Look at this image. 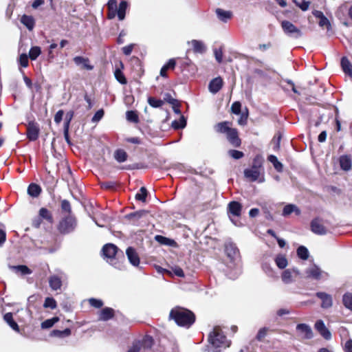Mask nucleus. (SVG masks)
<instances>
[{
  "label": "nucleus",
  "mask_w": 352,
  "mask_h": 352,
  "mask_svg": "<svg viewBox=\"0 0 352 352\" xmlns=\"http://www.w3.org/2000/svg\"><path fill=\"white\" fill-rule=\"evenodd\" d=\"M126 254L129 262L133 266H138L140 264V258L135 250L131 247H129L126 249Z\"/></svg>",
  "instance_id": "a211bd4d"
},
{
  "label": "nucleus",
  "mask_w": 352,
  "mask_h": 352,
  "mask_svg": "<svg viewBox=\"0 0 352 352\" xmlns=\"http://www.w3.org/2000/svg\"><path fill=\"white\" fill-rule=\"evenodd\" d=\"M340 165L342 170L348 171L351 170L352 166V159L350 155H342L339 159Z\"/></svg>",
  "instance_id": "aec40b11"
},
{
  "label": "nucleus",
  "mask_w": 352,
  "mask_h": 352,
  "mask_svg": "<svg viewBox=\"0 0 352 352\" xmlns=\"http://www.w3.org/2000/svg\"><path fill=\"white\" fill-rule=\"evenodd\" d=\"M297 255L300 258L307 260L309 257V251L305 246H300L297 249Z\"/></svg>",
  "instance_id": "79ce46f5"
},
{
  "label": "nucleus",
  "mask_w": 352,
  "mask_h": 352,
  "mask_svg": "<svg viewBox=\"0 0 352 352\" xmlns=\"http://www.w3.org/2000/svg\"><path fill=\"white\" fill-rule=\"evenodd\" d=\"M10 269L14 271L17 274H20L21 275H27L32 274V270H30L26 265H16V266H10Z\"/></svg>",
  "instance_id": "473e14b6"
},
{
  "label": "nucleus",
  "mask_w": 352,
  "mask_h": 352,
  "mask_svg": "<svg viewBox=\"0 0 352 352\" xmlns=\"http://www.w3.org/2000/svg\"><path fill=\"white\" fill-rule=\"evenodd\" d=\"M89 304L96 308H100L103 305V302L101 300L96 298H90L89 300Z\"/></svg>",
  "instance_id": "13d9d810"
},
{
  "label": "nucleus",
  "mask_w": 352,
  "mask_h": 352,
  "mask_svg": "<svg viewBox=\"0 0 352 352\" xmlns=\"http://www.w3.org/2000/svg\"><path fill=\"white\" fill-rule=\"evenodd\" d=\"M208 340L214 348L225 349L228 347L230 344V341L226 338L222 330L219 327H215L213 329V331L209 335Z\"/></svg>",
  "instance_id": "f03ea898"
},
{
  "label": "nucleus",
  "mask_w": 352,
  "mask_h": 352,
  "mask_svg": "<svg viewBox=\"0 0 352 352\" xmlns=\"http://www.w3.org/2000/svg\"><path fill=\"white\" fill-rule=\"evenodd\" d=\"M281 27L284 33L290 37L298 38L302 35L301 30L289 21H283Z\"/></svg>",
  "instance_id": "0eeeda50"
},
{
  "label": "nucleus",
  "mask_w": 352,
  "mask_h": 352,
  "mask_svg": "<svg viewBox=\"0 0 352 352\" xmlns=\"http://www.w3.org/2000/svg\"><path fill=\"white\" fill-rule=\"evenodd\" d=\"M39 216L43 219L46 220L47 221H48L50 223L53 222V217H52L51 212L45 208H41L40 209Z\"/></svg>",
  "instance_id": "f704fd0d"
},
{
  "label": "nucleus",
  "mask_w": 352,
  "mask_h": 352,
  "mask_svg": "<svg viewBox=\"0 0 352 352\" xmlns=\"http://www.w3.org/2000/svg\"><path fill=\"white\" fill-rule=\"evenodd\" d=\"M153 344L152 337L145 336L141 340L134 342L128 352H150Z\"/></svg>",
  "instance_id": "7ed1b4c3"
},
{
  "label": "nucleus",
  "mask_w": 352,
  "mask_h": 352,
  "mask_svg": "<svg viewBox=\"0 0 352 352\" xmlns=\"http://www.w3.org/2000/svg\"><path fill=\"white\" fill-rule=\"evenodd\" d=\"M4 320L15 331L19 332V327L17 323L13 320L12 314L9 312L4 315Z\"/></svg>",
  "instance_id": "c85d7f7f"
},
{
  "label": "nucleus",
  "mask_w": 352,
  "mask_h": 352,
  "mask_svg": "<svg viewBox=\"0 0 352 352\" xmlns=\"http://www.w3.org/2000/svg\"><path fill=\"white\" fill-rule=\"evenodd\" d=\"M263 159L261 155H256L253 160L252 167L260 170H264L263 168Z\"/></svg>",
  "instance_id": "49530a36"
},
{
  "label": "nucleus",
  "mask_w": 352,
  "mask_h": 352,
  "mask_svg": "<svg viewBox=\"0 0 352 352\" xmlns=\"http://www.w3.org/2000/svg\"><path fill=\"white\" fill-rule=\"evenodd\" d=\"M71 334V330L70 329H65L63 331L60 330H53L50 336L54 337H58V338H65L67 337Z\"/></svg>",
  "instance_id": "c9c22d12"
},
{
  "label": "nucleus",
  "mask_w": 352,
  "mask_h": 352,
  "mask_svg": "<svg viewBox=\"0 0 352 352\" xmlns=\"http://www.w3.org/2000/svg\"><path fill=\"white\" fill-rule=\"evenodd\" d=\"M275 263L280 269L285 268L288 264L286 257L282 254H279L276 257Z\"/></svg>",
  "instance_id": "e433bc0d"
},
{
  "label": "nucleus",
  "mask_w": 352,
  "mask_h": 352,
  "mask_svg": "<svg viewBox=\"0 0 352 352\" xmlns=\"http://www.w3.org/2000/svg\"><path fill=\"white\" fill-rule=\"evenodd\" d=\"M305 277L316 280L327 279L329 277L327 272L322 270L316 265H311L305 271Z\"/></svg>",
  "instance_id": "39448f33"
},
{
  "label": "nucleus",
  "mask_w": 352,
  "mask_h": 352,
  "mask_svg": "<svg viewBox=\"0 0 352 352\" xmlns=\"http://www.w3.org/2000/svg\"><path fill=\"white\" fill-rule=\"evenodd\" d=\"M41 192V187L34 183L30 184L28 188V193L33 197H38Z\"/></svg>",
  "instance_id": "2f4dec72"
},
{
  "label": "nucleus",
  "mask_w": 352,
  "mask_h": 352,
  "mask_svg": "<svg viewBox=\"0 0 352 352\" xmlns=\"http://www.w3.org/2000/svg\"><path fill=\"white\" fill-rule=\"evenodd\" d=\"M39 134V127L34 122H30L27 129V136L31 141L37 140Z\"/></svg>",
  "instance_id": "ddd939ff"
},
{
  "label": "nucleus",
  "mask_w": 352,
  "mask_h": 352,
  "mask_svg": "<svg viewBox=\"0 0 352 352\" xmlns=\"http://www.w3.org/2000/svg\"><path fill=\"white\" fill-rule=\"evenodd\" d=\"M114 157L118 162H124L127 159V154L124 150L118 149L114 153Z\"/></svg>",
  "instance_id": "4c0bfd02"
},
{
  "label": "nucleus",
  "mask_w": 352,
  "mask_h": 352,
  "mask_svg": "<svg viewBox=\"0 0 352 352\" xmlns=\"http://www.w3.org/2000/svg\"><path fill=\"white\" fill-rule=\"evenodd\" d=\"M316 296L322 300L321 307L324 309L329 308L333 305L331 295L325 292H317Z\"/></svg>",
  "instance_id": "dca6fc26"
},
{
  "label": "nucleus",
  "mask_w": 352,
  "mask_h": 352,
  "mask_svg": "<svg viewBox=\"0 0 352 352\" xmlns=\"http://www.w3.org/2000/svg\"><path fill=\"white\" fill-rule=\"evenodd\" d=\"M230 125L231 124L229 122H219L214 126V130L217 133L227 134L232 129Z\"/></svg>",
  "instance_id": "5701e85b"
},
{
  "label": "nucleus",
  "mask_w": 352,
  "mask_h": 352,
  "mask_svg": "<svg viewBox=\"0 0 352 352\" xmlns=\"http://www.w3.org/2000/svg\"><path fill=\"white\" fill-rule=\"evenodd\" d=\"M49 285L52 290L60 289L62 286V281L60 277L56 275L51 276L49 278Z\"/></svg>",
  "instance_id": "393cba45"
},
{
  "label": "nucleus",
  "mask_w": 352,
  "mask_h": 352,
  "mask_svg": "<svg viewBox=\"0 0 352 352\" xmlns=\"http://www.w3.org/2000/svg\"><path fill=\"white\" fill-rule=\"evenodd\" d=\"M293 212H294L296 215H300V210L294 204H287L283 208L282 214L284 217H287Z\"/></svg>",
  "instance_id": "b1692460"
},
{
  "label": "nucleus",
  "mask_w": 352,
  "mask_h": 352,
  "mask_svg": "<svg viewBox=\"0 0 352 352\" xmlns=\"http://www.w3.org/2000/svg\"><path fill=\"white\" fill-rule=\"evenodd\" d=\"M214 56H215L217 61L219 63H221L222 62L223 52L221 50H214Z\"/></svg>",
  "instance_id": "69168bd1"
},
{
  "label": "nucleus",
  "mask_w": 352,
  "mask_h": 352,
  "mask_svg": "<svg viewBox=\"0 0 352 352\" xmlns=\"http://www.w3.org/2000/svg\"><path fill=\"white\" fill-rule=\"evenodd\" d=\"M148 102L152 107L155 108L160 107L164 104V102L162 100L153 97H149L148 98Z\"/></svg>",
  "instance_id": "3c124183"
},
{
  "label": "nucleus",
  "mask_w": 352,
  "mask_h": 352,
  "mask_svg": "<svg viewBox=\"0 0 352 352\" xmlns=\"http://www.w3.org/2000/svg\"><path fill=\"white\" fill-rule=\"evenodd\" d=\"M19 63L23 67H26L28 65V56L27 54H22L20 56Z\"/></svg>",
  "instance_id": "052dcab7"
},
{
  "label": "nucleus",
  "mask_w": 352,
  "mask_h": 352,
  "mask_svg": "<svg viewBox=\"0 0 352 352\" xmlns=\"http://www.w3.org/2000/svg\"><path fill=\"white\" fill-rule=\"evenodd\" d=\"M43 307L45 308H50L54 309L57 307L56 300L53 298L47 297L45 298Z\"/></svg>",
  "instance_id": "09e8293b"
},
{
  "label": "nucleus",
  "mask_w": 352,
  "mask_h": 352,
  "mask_svg": "<svg viewBox=\"0 0 352 352\" xmlns=\"http://www.w3.org/2000/svg\"><path fill=\"white\" fill-rule=\"evenodd\" d=\"M64 111L63 110H59L56 112L54 116V122L57 124H59L63 117Z\"/></svg>",
  "instance_id": "e2e57ef3"
},
{
  "label": "nucleus",
  "mask_w": 352,
  "mask_h": 352,
  "mask_svg": "<svg viewBox=\"0 0 352 352\" xmlns=\"http://www.w3.org/2000/svg\"><path fill=\"white\" fill-rule=\"evenodd\" d=\"M228 212L230 213V220L232 221V223L237 226H240L241 225V222L239 221H234L232 216L233 217H240L241 210H242V206L240 203L237 201H231L228 204Z\"/></svg>",
  "instance_id": "1a4fd4ad"
},
{
  "label": "nucleus",
  "mask_w": 352,
  "mask_h": 352,
  "mask_svg": "<svg viewBox=\"0 0 352 352\" xmlns=\"http://www.w3.org/2000/svg\"><path fill=\"white\" fill-rule=\"evenodd\" d=\"M74 61L77 65L81 66L82 69L91 70L94 68V67L90 65L89 60L87 58H84L82 56H76L74 58Z\"/></svg>",
  "instance_id": "412c9836"
},
{
  "label": "nucleus",
  "mask_w": 352,
  "mask_h": 352,
  "mask_svg": "<svg viewBox=\"0 0 352 352\" xmlns=\"http://www.w3.org/2000/svg\"><path fill=\"white\" fill-rule=\"evenodd\" d=\"M103 116H104V111L102 109H100L96 112V113L93 116L91 120L93 122H98V121H100L102 119Z\"/></svg>",
  "instance_id": "bf43d9fd"
},
{
  "label": "nucleus",
  "mask_w": 352,
  "mask_h": 352,
  "mask_svg": "<svg viewBox=\"0 0 352 352\" xmlns=\"http://www.w3.org/2000/svg\"><path fill=\"white\" fill-rule=\"evenodd\" d=\"M133 47H134V45L133 44H130L129 45H126V46H124L122 47V52L126 55V56H129L131 54L132 52V50L133 49Z\"/></svg>",
  "instance_id": "0e129e2a"
},
{
  "label": "nucleus",
  "mask_w": 352,
  "mask_h": 352,
  "mask_svg": "<svg viewBox=\"0 0 352 352\" xmlns=\"http://www.w3.org/2000/svg\"><path fill=\"white\" fill-rule=\"evenodd\" d=\"M76 226V221L74 217L69 215L63 219L59 224L58 229L62 234H68L72 232Z\"/></svg>",
  "instance_id": "423d86ee"
},
{
  "label": "nucleus",
  "mask_w": 352,
  "mask_h": 352,
  "mask_svg": "<svg viewBox=\"0 0 352 352\" xmlns=\"http://www.w3.org/2000/svg\"><path fill=\"white\" fill-rule=\"evenodd\" d=\"M225 251L227 256L230 258L231 260L235 261L239 256V250L236 245L232 243L226 244Z\"/></svg>",
  "instance_id": "f8f14e48"
},
{
  "label": "nucleus",
  "mask_w": 352,
  "mask_h": 352,
  "mask_svg": "<svg viewBox=\"0 0 352 352\" xmlns=\"http://www.w3.org/2000/svg\"><path fill=\"white\" fill-rule=\"evenodd\" d=\"M216 14L219 20L223 22H227L232 16V13L230 11L224 10L221 8L216 10Z\"/></svg>",
  "instance_id": "bb28decb"
},
{
  "label": "nucleus",
  "mask_w": 352,
  "mask_h": 352,
  "mask_svg": "<svg viewBox=\"0 0 352 352\" xmlns=\"http://www.w3.org/2000/svg\"><path fill=\"white\" fill-rule=\"evenodd\" d=\"M114 316V311L113 309L109 307H105L102 309L99 314V320L102 321H107L112 318Z\"/></svg>",
  "instance_id": "4be33fe9"
},
{
  "label": "nucleus",
  "mask_w": 352,
  "mask_h": 352,
  "mask_svg": "<svg viewBox=\"0 0 352 352\" xmlns=\"http://www.w3.org/2000/svg\"><path fill=\"white\" fill-rule=\"evenodd\" d=\"M128 8V3L126 1H122L118 8L116 10V15L120 21H122L125 18L126 10Z\"/></svg>",
  "instance_id": "cd10ccee"
},
{
  "label": "nucleus",
  "mask_w": 352,
  "mask_h": 352,
  "mask_svg": "<svg viewBox=\"0 0 352 352\" xmlns=\"http://www.w3.org/2000/svg\"><path fill=\"white\" fill-rule=\"evenodd\" d=\"M118 252V248L112 243H108L104 245L102 248V253L105 258L107 259L111 265H113L116 268L119 270L122 269V265L118 262H116V255Z\"/></svg>",
  "instance_id": "20e7f679"
},
{
  "label": "nucleus",
  "mask_w": 352,
  "mask_h": 352,
  "mask_svg": "<svg viewBox=\"0 0 352 352\" xmlns=\"http://www.w3.org/2000/svg\"><path fill=\"white\" fill-rule=\"evenodd\" d=\"M341 66L344 72L352 77V64L349 62L347 58L343 57L341 59Z\"/></svg>",
  "instance_id": "7c9ffc66"
},
{
  "label": "nucleus",
  "mask_w": 352,
  "mask_h": 352,
  "mask_svg": "<svg viewBox=\"0 0 352 352\" xmlns=\"http://www.w3.org/2000/svg\"><path fill=\"white\" fill-rule=\"evenodd\" d=\"M319 25L321 27L326 26L327 28H329L330 27V23L329 20L324 16L320 19Z\"/></svg>",
  "instance_id": "338daca9"
},
{
  "label": "nucleus",
  "mask_w": 352,
  "mask_h": 352,
  "mask_svg": "<svg viewBox=\"0 0 352 352\" xmlns=\"http://www.w3.org/2000/svg\"><path fill=\"white\" fill-rule=\"evenodd\" d=\"M315 328L324 339L329 340L331 338V332L327 329L322 320H318L315 324Z\"/></svg>",
  "instance_id": "2eb2a0df"
},
{
  "label": "nucleus",
  "mask_w": 352,
  "mask_h": 352,
  "mask_svg": "<svg viewBox=\"0 0 352 352\" xmlns=\"http://www.w3.org/2000/svg\"><path fill=\"white\" fill-rule=\"evenodd\" d=\"M61 208L63 210L68 212L69 214H70L72 212L70 203L66 199L62 201Z\"/></svg>",
  "instance_id": "4d7b16f0"
},
{
  "label": "nucleus",
  "mask_w": 352,
  "mask_h": 352,
  "mask_svg": "<svg viewBox=\"0 0 352 352\" xmlns=\"http://www.w3.org/2000/svg\"><path fill=\"white\" fill-rule=\"evenodd\" d=\"M170 318L181 327H190L195 322L194 314L188 309L182 307H176L170 312Z\"/></svg>",
  "instance_id": "f257e3e1"
},
{
  "label": "nucleus",
  "mask_w": 352,
  "mask_h": 352,
  "mask_svg": "<svg viewBox=\"0 0 352 352\" xmlns=\"http://www.w3.org/2000/svg\"><path fill=\"white\" fill-rule=\"evenodd\" d=\"M268 160L273 164L274 168L280 172L283 170V164L278 160L277 157L275 155H270L268 157Z\"/></svg>",
  "instance_id": "58836bf2"
},
{
  "label": "nucleus",
  "mask_w": 352,
  "mask_h": 352,
  "mask_svg": "<svg viewBox=\"0 0 352 352\" xmlns=\"http://www.w3.org/2000/svg\"><path fill=\"white\" fill-rule=\"evenodd\" d=\"M187 44L192 46V50L195 53L203 54L206 51V47L201 41L193 39L188 41Z\"/></svg>",
  "instance_id": "4468645a"
},
{
  "label": "nucleus",
  "mask_w": 352,
  "mask_h": 352,
  "mask_svg": "<svg viewBox=\"0 0 352 352\" xmlns=\"http://www.w3.org/2000/svg\"><path fill=\"white\" fill-rule=\"evenodd\" d=\"M226 138L228 142L234 147H239L241 144V139L239 137L238 131L236 129H232L227 134Z\"/></svg>",
  "instance_id": "9b49d317"
},
{
  "label": "nucleus",
  "mask_w": 352,
  "mask_h": 352,
  "mask_svg": "<svg viewBox=\"0 0 352 352\" xmlns=\"http://www.w3.org/2000/svg\"><path fill=\"white\" fill-rule=\"evenodd\" d=\"M296 330L303 338L310 339L312 338L313 333L311 329L306 324H298L296 326Z\"/></svg>",
  "instance_id": "f3484780"
},
{
  "label": "nucleus",
  "mask_w": 352,
  "mask_h": 352,
  "mask_svg": "<svg viewBox=\"0 0 352 352\" xmlns=\"http://www.w3.org/2000/svg\"><path fill=\"white\" fill-rule=\"evenodd\" d=\"M223 85V79L221 77H217L212 79L208 85V88H222Z\"/></svg>",
  "instance_id": "a19ab883"
},
{
  "label": "nucleus",
  "mask_w": 352,
  "mask_h": 352,
  "mask_svg": "<svg viewBox=\"0 0 352 352\" xmlns=\"http://www.w3.org/2000/svg\"><path fill=\"white\" fill-rule=\"evenodd\" d=\"M41 50L40 47L34 46L30 48L29 52V57L31 60H36L41 54Z\"/></svg>",
  "instance_id": "37998d69"
},
{
  "label": "nucleus",
  "mask_w": 352,
  "mask_h": 352,
  "mask_svg": "<svg viewBox=\"0 0 352 352\" xmlns=\"http://www.w3.org/2000/svg\"><path fill=\"white\" fill-rule=\"evenodd\" d=\"M244 176L250 182L258 181L259 183H262L265 181L264 170H260L253 167L245 169Z\"/></svg>",
  "instance_id": "6e6552de"
},
{
  "label": "nucleus",
  "mask_w": 352,
  "mask_h": 352,
  "mask_svg": "<svg viewBox=\"0 0 352 352\" xmlns=\"http://www.w3.org/2000/svg\"><path fill=\"white\" fill-rule=\"evenodd\" d=\"M126 119L128 121L137 123L138 122V116L133 111H128L126 113Z\"/></svg>",
  "instance_id": "603ef678"
},
{
  "label": "nucleus",
  "mask_w": 352,
  "mask_h": 352,
  "mask_svg": "<svg viewBox=\"0 0 352 352\" xmlns=\"http://www.w3.org/2000/svg\"><path fill=\"white\" fill-rule=\"evenodd\" d=\"M345 352H352V340H349L344 344Z\"/></svg>",
  "instance_id": "774afa93"
},
{
  "label": "nucleus",
  "mask_w": 352,
  "mask_h": 352,
  "mask_svg": "<svg viewBox=\"0 0 352 352\" xmlns=\"http://www.w3.org/2000/svg\"><path fill=\"white\" fill-rule=\"evenodd\" d=\"M109 19H113L116 16L117 1L116 0H109L107 3Z\"/></svg>",
  "instance_id": "a878e982"
},
{
  "label": "nucleus",
  "mask_w": 352,
  "mask_h": 352,
  "mask_svg": "<svg viewBox=\"0 0 352 352\" xmlns=\"http://www.w3.org/2000/svg\"><path fill=\"white\" fill-rule=\"evenodd\" d=\"M21 22L23 23L29 30H32L35 25V21L32 16L23 15L21 19Z\"/></svg>",
  "instance_id": "c756f323"
},
{
  "label": "nucleus",
  "mask_w": 352,
  "mask_h": 352,
  "mask_svg": "<svg viewBox=\"0 0 352 352\" xmlns=\"http://www.w3.org/2000/svg\"><path fill=\"white\" fill-rule=\"evenodd\" d=\"M114 75L117 80L120 82L121 84L126 83V78L123 73L120 69H117L114 72Z\"/></svg>",
  "instance_id": "864d4df0"
},
{
  "label": "nucleus",
  "mask_w": 352,
  "mask_h": 352,
  "mask_svg": "<svg viewBox=\"0 0 352 352\" xmlns=\"http://www.w3.org/2000/svg\"><path fill=\"white\" fill-rule=\"evenodd\" d=\"M267 329L265 327H263L261 329L257 335H256V339L259 341L262 340L267 335Z\"/></svg>",
  "instance_id": "680f3d73"
},
{
  "label": "nucleus",
  "mask_w": 352,
  "mask_h": 352,
  "mask_svg": "<svg viewBox=\"0 0 352 352\" xmlns=\"http://www.w3.org/2000/svg\"><path fill=\"white\" fill-rule=\"evenodd\" d=\"M147 196V190L145 187H142L140 190V192H138L135 195V199L137 200L141 201L142 202L146 201V198Z\"/></svg>",
  "instance_id": "8fccbe9b"
},
{
  "label": "nucleus",
  "mask_w": 352,
  "mask_h": 352,
  "mask_svg": "<svg viewBox=\"0 0 352 352\" xmlns=\"http://www.w3.org/2000/svg\"><path fill=\"white\" fill-rule=\"evenodd\" d=\"M241 103L239 102H234L231 107L232 112L234 114L239 115L241 113Z\"/></svg>",
  "instance_id": "6e6d98bb"
},
{
  "label": "nucleus",
  "mask_w": 352,
  "mask_h": 352,
  "mask_svg": "<svg viewBox=\"0 0 352 352\" xmlns=\"http://www.w3.org/2000/svg\"><path fill=\"white\" fill-rule=\"evenodd\" d=\"M146 214V211L145 210H139L135 212L130 213L126 216V218L129 220L135 222L140 218H142L144 215Z\"/></svg>",
  "instance_id": "72a5a7b5"
},
{
  "label": "nucleus",
  "mask_w": 352,
  "mask_h": 352,
  "mask_svg": "<svg viewBox=\"0 0 352 352\" xmlns=\"http://www.w3.org/2000/svg\"><path fill=\"white\" fill-rule=\"evenodd\" d=\"M230 156L235 160L241 159L243 157V153L237 150H230L228 151Z\"/></svg>",
  "instance_id": "5fc2aeb1"
},
{
  "label": "nucleus",
  "mask_w": 352,
  "mask_h": 352,
  "mask_svg": "<svg viewBox=\"0 0 352 352\" xmlns=\"http://www.w3.org/2000/svg\"><path fill=\"white\" fill-rule=\"evenodd\" d=\"M343 303L344 306L352 311V294H345L343 296L342 298Z\"/></svg>",
  "instance_id": "de8ad7c7"
},
{
  "label": "nucleus",
  "mask_w": 352,
  "mask_h": 352,
  "mask_svg": "<svg viewBox=\"0 0 352 352\" xmlns=\"http://www.w3.org/2000/svg\"><path fill=\"white\" fill-rule=\"evenodd\" d=\"M134 100L135 99L133 96L131 94V89H125L124 98V103L127 106H129L134 102Z\"/></svg>",
  "instance_id": "a18cd8bd"
},
{
  "label": "nucleus",
  "mask_w": 352,
  "mask_h": 352,
  "mask_svg": "<svg viewBox=\"0 0 352 352\" xmlns=\"http://www.w3.org/2000/svg\"><path fill=\"white\" fill-rule=\"evenodd\" d=\"M186 125V120L185 118L182 116L178 120H174L172 122V127L175 129H183Z\"/></svg>",
  "instance_id": "ea45409f"
},
{
  "label": "nucleus",
  "mask_w": 352,
  "mask_h": 352,
  "mask_svg": "<svg viewBox=\"0 0 352 352\" xmlns=\"http://www.w3.org/2000/svg\"><path fill=\"white\" fill-rule=\"evenodd\" d=\"M59 320L58 317H54L50 319L45 320L41 323L42 329H49L52 327L56 322Z\"/></svg>",
  "instance_id": "c03bdc74"
},
{
  "label": "nucleus",
  "mask_w": 352,
  "mask_h": 352,
  "mask_svg": "<svg viewBox=\"0 0 352 352\" xmlns=\"http://www.w3.org/2000/svg\"><path fill=\"white\" fill-rule=\"evenodd\" d=\"M311 231L317 234H325L327 230L318 219L312 220L311 223Z\"/></svg>",
  "instance_id": "6ab92c4d"
},
{
  "label": "nucleus",
  "mask_w": 352,
  "mask_h": 352,
  "mask_svg": "<svg viewBox=\"0 0 352 352\" xmlns=\"http://www.w3.org/2000/svg\"><path fill=\"white\" fill-rule=\"evenodd\" d=\"M300 276V272L296 268H289L283 272L281 278L285 284H290L296 281Z\"/></svg>",
  "instance_id": "9d476101"
}]
</instances>
